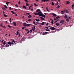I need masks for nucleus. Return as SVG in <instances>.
<instances>
[{"mask_svg": "<svg viewBox=\"0 0 74 74\" xmlns=\"http://www.w3.org/2000/svg\"><path fill=\"white\" fill-rule=\"evenodd\" d=\"M8 44H9V45H10V47H11V45L12 44V46H13V45H14V43L12 42H8Z\"/></svg>", "mask_w": 74, "mask_h": 74, "instance_id": "nucleus-1", "label": "nucleus"}, {"mask_svg": "<svg viewBox=\"0 0 74 74\" xmlns=\"http://www.w3.org/2000/svg\"><path fill=\"white\" fill-rule=\"evenodd\" d=\"M50 30H55L56 29L54 27H50Z\"/></svg>", "mask_w": 74, "mask_h": 74, "instance_id": "nucleus-2", "label": "nucleus"}, {"mask_svg": "<svg viewBox=\"0 0 74 74\" xmlns=\"http://www.w3.org/2000/svg\"><path fill=\"white\" fill-rule=\"evenodd\" d=\"M65 11L66 13H67V14H69V11L68 10L65 9Z\"/></svg>", "mask_w": 74, "mask_h": 74, "instance_id": "nucleus-3", "label": "nucleus"}, {"mask_svg": "<svg viewBox=\"0 0 74 74\" xmlns=\"http://www.w3.org/2000/svg\"><path fill=\"white\" fill-rule=\"evenodd\" d=\"M23 25H24L23 26H24V27L27 26V24H26V23H23Z\"/></svg>", "mask_w": 74, "mask_h": 74, "instance_id": "nucleus-4", "label": "nucleus"}, {"mask_svg": "<svg viewBox=\"0 0 74 74\" xmlns=\"http://www.w3.org/2000/svg\"><path fill=\"white\" fill-rule=\"evenodd\" d=\"M64 21L63 20H61L60 21V23H62V24H63L64 23Z\"/></svg>", "mask_w": 74, "mask_h": 74, "instance_id": "nucleus-5", "label": "nucleus"}, {"mask_svg": "<svg viewBox=\"0 0 74 74\" xmlns=\"http://www.w3.org/2000/svg\"><path fill=\"white\" fill-rule=\"evenodd\" d=\"M13 23L14 26H16V23H15V22H13Z\"/></svg>", "mask_w": 74, "mask_h": 74, "instance_id": "nucleus-6", "label": "nucleus"}, {"mask_svg": "<svg viewBox=\"0 0 74 74\" xmlns=\"http://www.w3.org/2000/svg\"><path fill=\"white\" fill-rule=\"evenodd\" d=\"M10 47V45H8V44H7L5 46V47Z\"/></svg>", "mask_w": 74, "mask_h": 74, "instance_id": "nucleus-7", "label": "nucleus"}, {"mask_svg": "<svg viewBox=\"0 0 74 74\" xmlns=\"http://www.w3.org/2000/svg\"><path fill=\"white\" fill-rule=\"evenodd\" d=\"M45 30L46 31H47L48 32H50V30L48 28L46 29Z\"/></svg>", "mask_w": 74, "mask_h": 74, "instance_id": "nucleus-8", "label": "nucleus"}, {"mask_svg": "<svg viewBox=\"0 0 74 74\" xmlns=\"http://www.w3.org/2000/svg\"><path fill=\"white\" fill-rule=\"evenodd\" d=\"M65 11V10H64V11H61V14H64V11Z\"/></svg>", "mask_w": 74, "mask_h": 74, "instance_id": "nucleus-9", "label": "nucleus"}, {"mask_svg": "<svg viewBox=\"0 0 74 74\" xmlns=\"http://www.w3.org/2000/svg\"><path fill=\"white\" fill-rule=\"evenodd\" d=\"M35 21H36V22H39V21H40V19H36Z\"/></svg>", "mask_w": 74, "mask_h": 74, "instance_id": "nucleus-10", "label": "nucleus"}, {"mask_svg": "<svg viewBox=\"0 0 74 74\" xmlns=\"http://www.w3.org/2000/svg\"><path fill=\"white\" fill-rule=\"evenodd\" d=\"M23 8H24V9H26V8H27L26 7V6H25V5L23 6Z\"/></svg>", "mask_w": 74, "mask_h": 74, "instance_id": "nucleus-11", "label": "nucleus"}, {"mask_svg": "<svg viewBox=\"0 0 74 74\" xmlns=\"http://www.w3.org/2000/svg\"><path fill=\"white\" fill-rule=\"evenodd\" d=\"M52 15H53V16H54V17H55L56 16V14L54 13H53Z\"/></svg>", "mask_w": 74, "mask_h": 74, "instance_id": "nucleus-12", "label": "nucleus"}, {"mask_svg": "<svg viewBox=\"0 0 74 74\" xmlns=\"http://www.w3.org/2000/svg\"><path fill=\"white\" fill-rule=\"evenodd\" d=\"M40 18H41V20H43V21H45V19H44V18L41 17Z\"/></svg>", "mask_w": 74, "mask_h": 74, "instance_id": "nucleus-13", "label": "nucleus"}, {"mask_svg": "<svg viewBox=\"0 0 74 74\" xmlns=\"http://www.w3.org/2000/svg\"><path fill=\"white\" fill-rule=\"evenodd\" d=\"M39 11H40V9H37L36 10V12H38Z\"/></svg>", "mask_w": 74, "mask_h": 74, "instance_id": "nucleus-14", "label": "nucleus"}, {"mask_svg": "<svg viewBox=\"0 0 74 74\" xmlns=\"http://www.w3.org/2000/svg\"><path fill=\"white\" fill-rule=\"evenodd\" d=\"M56 25L57 26H59V24L58 23H56Z\"/></svg>", "mask_w": 74, "mask_h": 74, "instance_id": "nucleus-15", "label": "nucleus"}, {"mask_svg": "<svg viewBox=\"0 0 74 74\" xmlns=\"http://www.w3.org/2000/svg\"><path fill=\"white\" fill-rule=\"evenodd\" d=\"M49 0H42L44 2H47V1H48Z\"/></svg>", "mask_w": 74, "mask_h": 74, "instance_id": "nucleus-16", "label": "nucleus"}, {"mask_svg": "<svg viewBox=\"0 0 74 74\" xmlns=\"http://www.w3.org/2000/svg\"><path fill=\"white\" fill-rule=\"evenodd\" d=\"M5 47L4 45H1V49H3V47Z\"/></svg>", "mask_w": 74, "mask_h": 74, "instance_id": "nucleus-17", "label": "nucleus"}, {"mask_svg": "<svg viewBox=\"0 0 74 74\" xmlns=\"http://www.w3.org/2000/svg\"><path fill=\"white\" fill-rule=\"evenodd\" d=\"M42 17H44V18H45V15H44V14H42Z\"/></svg>", "mask_w": 74, "mask_h": 74, "instance_id": "nucleus-18", "label": "nucleus"}, {"mask_svg": "<svg viewBox=\"0 0 74 74\" xmlns=\"http://www.w3.org/2000/svg\"><path fill=\"white\" fill-rule=\"evenodd\" d=\"M8 27H9V28H11V27H12V26L10 25H8Z\"/></svg>", "mask_w": 74, "mask_h": 74, "instance_id": "nucleus-19", "label": "nucleus"}, {"mask_svg": "<svg viewBox=\"0 0 74 74\" xmlns=\"http://www.w3.org/2000/svg\"><path fill=\"white\" fill-rule=\"evenodd\" d=\"M3 16H5V17H7V16H8V15H6L4 14H3Z\"/></svg>", "mask_w": 74, "mask_h": 74, "instance_id": "nucleus-20", "label": "nucleus"}, {"mask_svg": "<svg viewBox=\"0 0 74 74\" xmlns=\"http://www.w3.org/2000/svg\"><path fill=\"white\" fill-rule=\"evenodd\" d=\"M34 5L35 7H37L38 5H37L36 4V3H34Z\"/></svg>", "mask_w": 74, "mask_h": 74, "instance_id": "nucleus-21", "label": "nucleus"}, {"mask_svg": "<svg viewBox=\"0 0 74 74\" xmlns=\"http://www.w3.org/2000/svg\"><path fill=\"white\" fill-rule=\"evenodd\" d=\"M43 14H39V16H42V15Z\"/></svg>", "mask_w": 74, "mask_h": 74, "instance_id": "nucleus-22", "label": "nucleus"}, {"mask_svg": "<svg viewBox=\"0 0 74 74\" xmlns=\"http://www.w3.org/2000/svg\"><path fill=\"white\" fill-rule=\"evenodd\" d=\"M44 24H45V23L44 22H43L41 23V25H44Z\"/></svg>", "mask_w": 74, "mask_h": 74, "instance_id": "nucleus-23", "label": "nucleus"}, {"mask_svg": "<svg viewBox=\"0 0 74 74\" xmlns=\"http://www.w3.org/2000/svg\"><path fill=\"white\" fill-rule=\"evenodd\" d=\"M66 21H67V22H69V19L68 18H67L66 20Z\"/></svg>", "mask_w": 74, "mask_h": 74, "instance_id": "nucleus-24", "label": "nucleus"}, {"mask_svg": "<svg viewBox=\"0 0 74 74\" xmlns=\"http://www.w3.org/2000/svg\"><path fill=\"white\" fill-rule=\"evenodd\" d=\"M16 35H19V32L17 31L16 32Z\"/></svg>", "mask_w": 74, "mask_h": 74, "instance_id": "nucleus-25", "label": "nucleus"}, {"mask_svg": "<svg viewBox=\"0 0 74 74\" xmlns=\"http://www.w3.org/2000/svg\"><path fill=\"white\" fill-rule=\"evenodd\" d=\"M65 18H66V19L68 18V17H67L66 14H65Z\"/></svg>", "mask_w": 74, "mask_h": 74, "instance_id": "nucleus-26", "label": "nucleus"}, {"mask_svg": "<svg viewBox=\"0 0 74 74\" xmlns=\"http://www.w3.org/2000/svg\"><path fill=\"white\" fill-rule=\"evenodd\" d=\"M59 7H60V6H59V5H58V6L56 7V9H58V8H59Z\"/></svg>", "mask_w": 74, "mask_h": 74, "instance_id": "nucleus-27", "label": "nucleus"}, {"mask_svg": "<svg viewBox=\"0 0 74 74\" xmlns=\"http://www.w3.org/2000/svg\"><path fill=\"white\" fill-rule=\"evenodd\" d=\"M11 12H12L13 14H15V12H14L12 11H11Z\"/></svg>", "mask_w": 74, "mask_h": 74, "instance_id": "nucleus-28", "label": "nucleus"}, {"mask_svg": "<svg viewBox=\"0 0 74 74\" xmlns=\"http://www.w3.org/2000/svg\"><path fill=\"white\" fill-rule=\"evenodd\" d=\"M32 25V24H27V26H30L31 25Z\"/></svg>", "mask_w": 74, "mask_h": 74, "instance_id": "nucleus-29", "label": "nucleus"}, {"mask_svg": "<svg viewBox=\"0 0 74 74\" xmlns=\"http://www.w3.org/2000/svg\"><path fill=\"white\" fill-rule=\"evenodd\" d=\"M3 44L4 45H5V41L3 42Z\"/></svg>", "mask_w": 74, "mask_h": 74, "instance_id": "nucleus-30", "label": "nucleus"}, {"mask_svg": "<svg viewBox=\"0 0 74 74\" xmlns=\"http://www.w3.org/2000/svg\"><path fill=\"white\" fill-rule=\"evenodd\" d=\"M74 3H73L72 6V8H74Z\"/></svg>", "mask_w": 74, "mask_h": 74, "instance_id": "nucleus-31", "label": "nucleus"}, {"mask_svg": "<svg viewBox=\"0 0 74 74\" xmlns=\"http://www.w3.org/2000/svg\"><path fill=\"white\" fill-rule=\"evenodd\" d=\"M66 4H70V3L69 1H66Z\"/></svg>", "mask_w": 74, "mask_h": 74, "instance_id": "nucleus-32", "label": "nucleus"}, {"mask_svg": "<svg viewBox=\"0 0 74 74\" xmlns=\"http://www.w3.org/2000/svg\"><path fill=\"white\" fill-rule=\"evenodd\" d=\"M28 21L29 22H31V21H32V19H28Z\"/></svg>", "mask_w": 74, "mask_h": 74, "instance_id": "nucleus-33", "label": "nucleus"}, {"mask_svg": "<svg viewBox=\"0 0 74 74\" xmlns=\"http://www.w3.org/2000/svg\"><path fill=\"white\" fill-rule=\"evenodd\" d=\"M32 17V16L31 15H29L28 16V18H31Z\"/></svg>", "mask_w": 74, "mask_h": 74, "instance_id": "nucleus-34", "label": "nucleus"}, {"mask_svg": "<svg viewBox=\"0 0 74 74\" xmlns=\"http://www.w3.org/2000/svg\"><path fill=\"white\" fill-rule=\"evenodd\" d=\"M33 24H34V25H37V23H35V21H33Z\"/></svg>", "mask_w": 74, "mask_h": 74, "instance_id": "nucleus-35", "label": "nucleus"}, {"mask_svg": "<svg viewBox=\"0 0 74 74\" xmlns=\"http://www.w3.org/2000/svg\"><path fill=\"white\" fill-rule=\"evenodd\" d=\"M41 12H38V14H41Z\"/></svg>", "mask_w": 74, "mask_h": 74, "instance_id": "nucleus-36", "label": "nucleus"}, {"mask_svg": "<svg viewBox=\"0 0 74 74\" xmlns=\"http://www.w3.org/2000/svg\"><path fill=\"white\" fill-rule=\"evenodd\" d=\"M60 18V17H59V16L56 17V18L57 19H59V18Z\"/></svg>", "mask_w": 74, "mask_h": 74, "instance_id": "nucleus-37", "label": "nucleus"}, {"mask_svg": "<svg viewBox=\"0 0 74 74\" xmlns=\"http://www.w3.org/2000/svg\"><path fill=\"white\" fill-rule=\"evenodd\" d=\"M4 7H5V8H7V6L5 5H4Z\"/></svg>", "mask_w": 74, "mask_h": 74, "instance_id": "nucleus-38", "label": "nucleus"}, {"mask_svg": "<svg viewBox=\"0 0 74 74\" xmlns=\"http://www.w3.org/2000/svg\"><path fill=\"white\" fill-rule=\"evenodd\" d=\"M51 4H52V5H54V3H53V2H52Z\"/></svg>", "mask_w": 74, "mask_h": 74, "instance_id": "nucleus-39", "label": "nucleus"}, {"mask_svg": "<svg viewBox=\"0 0 74 74\" xmlns=\"http://www.w3.org/2000/svg\"><path fill=\"white\" fill-rule=\"evenodd\" d=\"M26 15H30V13H26Z\"/></svg>", "mask_w": 74, "mask_h": 74, "instance_id": "nucleus-40", "label": "nucleus"}, {"mask_svg": "<svg viewBox=\"0 0 74 74\" xmlns=\"http://www.w3.org/2000/svg\"><path fill=\"white\" fill-rule=\"evenodd\" d=\"M26 6H29V4L27 3H26Z\"/></svg>", "mask_w": 74, "mask_h": 74, "instance_id": "nucleus-41", "label": "nucleus"}, {"mask_svg": "<svg viewBox=\"0 0 74 74\" xmlns=\"http://www.w3.org/2000/svg\"><path fill=\"white\" fill-rule=\"evenodd\" d=\"M45 34H48V32H45Z\"/></svg>", "mask_w": 74, "mask_h": 74, "instance_id": "nucleus-42", "label": "nucleus"}, {"mask_svg": "<svg viewBox=\"0 0 74 74\" xmlns=\"http://www.w3.org/2000/svg\"><path fill=\"white\" fill-rule=\"evenodd\" d=\"M21 37V34H19L18 36V37Z\"/></svg>", "mask_w": 74, "mask_h": 74, "instance_id": "nucleus-43", "label": "nucleus"}, {"mask_svg": "<svg viewBox=\"0 0 74 74\" xmlns=\"http://www.w3.org/2000/svg\"><path fill=\"white\" fill-rule=\"evenodd\" d=\"M25 27H22L21 28L23 30L24 29H25Z\"/></svg>", "mask_w": 74, "mask_h": 74, "instance_id": "nucleus-44", "label": "nucleus"}, {"mask_svg": "<svg viewBox=\"0 0 74 74\" xmlns=\"http://www.w3.org/2000/svg\"><path fill=\"white\" fill-rule=\"evenodd\" d=\"M0 26H1V27H3V24H1V25H0Z\"/></svg>", "mask_w": 74, "mask_h": 74, "instance_id": "nucleus-45", "label": "nucleus"}, {"mask_svg": "<svg viewBox=\"0 0 74 74\" xmlns=\"http://www.w3.org/2000/svg\"><path fill=\"white\" fill-rule=\"evenodd\" d=\"M32 31H34V28H32L31 29Z\"/></svg>", "mask_w": 74, "mask_h": 74, "instance_id": "nucleus-46", "label": "nucleus"}, {"mask_svg": "<svg viewBox=\"0 0 74 74\" xmlns=\"http://www.w3.org/2000/svg\"><path fill=\"white\" fill-rule=\"evenodd\" d=\"M68 19H71V17H70L69 18H68Z\"/></svg>", "mask_w": 74, "mask_h": 74, "instance_id": "nucleus-47", "label": "nucleus"}, {"mask_svg": "<svg viewBox=\"0 0 74 74\" xmlns=\"http://www.w3.org/2000/svg\"><path fill=\"white\" fill-rule=\"evenodd\" d=\"M12 42H14V43H15V40H13L12 41Z\"/></svg>", "mask_w": 74, "mask_h": 74, "instance_id": "nucleus-48", "label": "nucleus"}, {"mask_svg": "<svg viewBox=\"0 0 74 74\" xmlns=\"http://www.w3.org/2000/svg\"><path fill=\"white\" fill-rule=\"evenodd\" d=\"M9 10H11V7H10Z\"/></svg>", "mask_w": 74, "mask_h": 74, "instance_id": "nucleus-49", "label": "nucleus"}, {"mask_svg": "<svg viewBox=\"0 0 74 74\" xmlns=\"http://www.w3.org/2000/svg\"><path fill=\"white\" fill-rule=\"evenodd\" d=\"M3 28L4 29H5V28H6V27L5 26H3Z\"/></svg>", "mask_w": 74, "mask_h": 74, "instance_id": "nucleus-50", "label": "nucleus"}, {"mask_svg": "<svg viewBox=\"0 0 74 74\" xmlns=\"http://www.w3.org/2000/svg\"><path fill=\"white\" fill-rule=\"evenodd\" d=\"M6 4H8V3H9V2L7 1L6 2Z\"/></svg>", "mask_w": 74, "mask_h": 74, "instance_id": "nucleus-51", "label": "nucleus"}, {"mask_svg": "<svg viewBox=\"0 0 74 74\" xmlns=\"http://www.w3.org/2000/svg\"><path fill=\"white\" fill-rule=\"evenodd\" d=\"M49 23H47L46 24V26H48V24Z\"/></svg>", "mask_w": 74, "mask_h": 74, "instance_id": "nucleus-52", "label": "nucleus"}, {"mask_svg": "<svg viewBox=\"0 0 74 74\" xmlns=\"http://www.w3.org/2000/svg\"><path fill=\"white\" fill-rule=\"evenodd\" d=\"M24 18H25V16H22V18L23 19H24Z\"/></svg>", "mask_w": 74, "mask_h": 74, "instance_id": "nucleus-53", "label": "nucleus"}, {"mask_svg": "<svg viewBox=\"0 0 74 74\" xmlns=\"http://www.w3.org/2000/svg\"><path fill=\"white\" fill-rule=\"evenodd\" d=\"M29 32H30V33H32V30H30V31H29Z\"/></svg>", "mask_w": 74, "mask_h": 74, "instance_id": "nucleus-54", "label": "nucleus"}, {"mask_svg": "<svg viewBox=\"0 0 74 74\" xmlns=\"http://www.w3.org/2000/svg\"><path fill=\"white\" fill-rule=\"evenodd\" d=\"M15 6L16 7H18V5H15Z\"/></svg>", "mask_w": 74, "mask_h": 74, "instance_id": "nucleus-55", "label": "nucleus"}, {"mask_svg": "<svg viewBox=\"0 0 74 74\" xmlns=\"http://www.w3.org/2000/svg\"><path fill=\"white\" fill-rule=\"evenodd\" d=\"M36 29V27L35 26H34V29L35 30Z\"/></svg>", "mask_w": 74, "mask_h": 74, "instance_id": "nucleus-56", "label": "nucleus"}, {"mask_svg": "<svg viewBox=\"0 0 74 74\" xmlns=\"http://www.w3.org/2000/svg\"><path fill=\"white\" fill-rule=\"evenodd\" d=\"M18 4H21V2H20V1H19L18 2Z\"/></svg>", "mask_w": 74, "mask_h": 74, "instance_id": "nucleus-57", "label": "nucleus"}, {"mask_svg": "<svg viewBox=\"0 0 74 74\" xmlns=\"http://www.w3.org/2000/svg\"><path fill=\"white\" fill-rule=\"evenodd\" d=\"M3 41H4V40H2L1 41V43H3Z\"/></svg>", "mask_w": 74, "mask_h": 74, "instance_id": "nucleus-58", "label": "nucleus"}, {"mask_svg": "<svg viewBox=\"0 0 74 74\" xmlns=\"http://www.w3.org/2000/svg\"><path fill=\"white\" fill-rule=\"evenodd\" d=\"M43 35H45V32H43Z\"/></svg>", "mask_w": 74, "mask_h": 74, "instance_id": "nucleus-59", "label": "nucleus"}, {"mask_svg": "<svg viewBox=\"0 0 74 74\" xmlns=\"http://www.w3.org/2000/svg\"><path fill=\"white\" fill-rule=\"evenodd\" d=\"M30 7H31L30 6L29 7V10H30L31 9V8H30Z\"/></svg>", "mask_w": 74, "mask_h": 74, "instance_id": "nucleus-60", "label": "nucleus"}, {"mask_svg": "<svg viewBox=\"0 0 74 74\" xmlns=\"http://www.w3.org/2000/svg\"><path fill=\"white\" fill-rule=\"evenodd\" d=\"M54 21H56V20H57V19L56 18H54Z\"/></svg>", "mask_w": 74, "mask_h": 74, "instance_id": "nucleus-61", "label": "nucleus"}, {"mask_svg": "<svg viewBox=\"0 0 74 74\" xmlns=\"http://www.w3.org/2000/svg\"><path fill=\"white\" fill-rule=\"evenodd\" d=\"M2 14H3L4 15V11H3V12Z\"/></svg>", "mask_w": 74, "mask_h": 74, "instance_id": "nucleus-62", "label": "nucleus"}, {"mask_svg": "<svg viewBox=\"0 0 74 74\" xmlns=\"http://www.w3.org/2000/svg\"><path fill=\"white\" fill-rule=\"evenodd\" d=\"M34 14H35V15H37V13H35Z\"/></svg>", "mask_w": 74, "mask_h": 74, "instance_id": "nucleus-63", "label": "nucleus"}, {"mask_svg": "<svg viewBox=\"0 0 74 74\" xmlns=\"http://www.w3.org/2000/svg\"><path fill=\"white\" fill-rule=\"evenodd\" d=\"M27 34H29V31H28V32H27Z\"/></svg>", "mask_w": 74, "mask_h": 74, "instance_id": "nucleus-64", "label": "nucleus"}]
</instances>
